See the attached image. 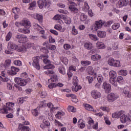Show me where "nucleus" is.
Instances as JSON below:
<instances>
[{"instance_id":"nucleus-1","label":"nucleus","mask_w":131,"mask_h":131,"mask_svg":"<svg viewBox=\"0 0 131 131\" xmlns=\"http://www.w3.org/2000/svg\"><path fill=\"white\" fill-rule=\"evenodd\" d=\"M20 25L23 26H25L26 28L24 29H19V32L25 34L29 33L30 32V30H29V27L31 26V23H30V21L27 19L23 20L20 23Z\"/></svg>"},{"instance_id":"nucleus-2","label":"nucleus","mask_w":131,"mask_h":131,"mask_svg":"<svg viewBox=\"0 0 131 131\" xmlns=\"http://www.w3.org/2000/svg\"><path fill=\"white\" fill-rule=\"evenodd\" d=\"M109 75L110 77V82L114 85V86H117V83H116V77H117V74L116 72L114 71H111L109 73Z\"/></svg>"},{"instance_id":"nucleus-3","label":"nucleus","mask_w":131,"mask_h":131,"mask_svg":"<svg viewBox=\"0 0 131 131\" xmlns=\"http://www.w3.org/2000/svg\"><path fill=\"white\" fill-rule=\"evenodd\" d=\"M38 6L39 9H42L43 7L47 9L50 8L51 1L47 0H39L37 1Z\"/></svg>"},{"instance_id":"nucleus-4","label":"nucleus","mask_w":131,"mask_h":131,"mask_svg":"<svg viewBox=\"0 0 131 131\" xmlns=\"http://www.w3.org/2000/svg\"><path fill=\"white\" fill-rule=\"evenodd\" d=\"M104 24L105 23L103 22L102 20L96 21L95 24L92 25L91 29L93 31H97V30H98V29L99 28H101L102 25H104Z\"/></svg>"},{"instance_id":"nucleus-5","label":"nucleus","mask_w":131,"mask_h":131,"mask_svg":"<svg viewBox=\"0 0 131 131\" xmlns=\"http://www.w3.org/2000/svg\"><path fill=\"white\" fill-rule=\"evenodd\" d=\"M69 3H68V5L69 6V9L72 12V13H74V14H75L76 13H77L78 12V9L77 8L75 7L76 6V3L72 2L73 1H68Z\"/></svg>"},{"instance_id":"nucleus-6","label":"nucleus","mask_w":131,"mask_h":131,"mask_svg":"<svg viewBox=\"0 0 131 131\" xmlns=\"http://www.w3.org/2000/svg\"><path fill=\"white\" fill-rule=\"evenodd\" d=\"M108 64L110 66H114L115 67H120V61L114 60V58H111L108 60Z\"/></svg>"},{"instance_id":"nucleus-7","label":"nucleus","mask_w":131,"mask_h":131,"mask_svg":"<svg viewBox=\"0 0 131 131\" xmlns=\"http://www.w3.org/2000/svg\"><path fill=\"white\" fill-rule=\"evenodd\" d=\"M39 59H40V58L39 56L33 58L32 65L35 68H36L37 70H39L40 69V66H39Z\"/></svg>"},{"instance_id":"nucleus-8","label":"nucleus","mask_w":131,"mask_h":131,"mask_svg":"<svg viewBox=\"0 0 131 131\" xmlns=\"http://www.w3.org/2000/svg\"><path fill=\"white\" fill-rule=\"evenodd\" d=\"M15 38L18 40V42L20 43H23L24 42H26L28 40L27 37L24 35H17L15 36Z\"/></svg>"},{"instance_id":"nucleus-9","label":"nucleus","mask_w":131,"mask_h":131,"mask_svg":"<svg viewBox=\"0 0 131 131\" xmlns=\"http://www.w3.org/2000/svg\"><path fill=\"white\" fill-rule=\"evenodd\" d=\"M91 94L92 98L93 99H95V100H96V99H100V98L102 96V94H101V93L97 90H94L92 91Z\"/></svg>"},{"instance_id":"nucleus-10","label":"nucleus","mask_w":131,"mask_h":131,"mask_svg":"<svg viewBox=\"0 0 131 131\" xmlns=\"http://www.w3.org/2000/svg\"><path fill=\"white\" fill-rule=\"evenodd\" d=\"M117 99H118V95L115 93H111L107 96V101L110 103L114 102Z\"/></svg>"},{"instance_id":"nucleus-11","label":"nucleus","mask_w":131,"mask_h":131,"mask_svg":"<svg viewBox=\"0 0 131 131\" xmlns=\"http://www.w3.org/2000/svg\"><path fill=\"white\" fill-rule=\"evenodd\" d=\"M7 48L8 50H9V51H11V50L12 51H14L15 50L18 49L19 47L15 45V43H13L12 42L10 41L8 43Z\"/></svg>"},{"instance_id":"nucleus-12","label":"nucleus","mask_w":131,"mask_h":131,"mask_svg":"<svg viewBox=\"0 0 131 131\" xmlns=\"http://www.w3.org/2000/svg\"><path fill=\"white\" fill-rule=\"evenodd\" d=\"M103 89L105 90V93H110L111 91V85L107 84L106 82L103 83Z\"/></svg>"},{"instance_id":"nucleus-13","label":"nucleus","mask_w":131,"mask_h":131,"mask_svg":"<svg viewBox=\"0 0 131 131\" xmlns=\"http://www.w3.org/2000/svg\"><path fill=\"white\" fill-rule=\"evenodd\" d=\"M123 115V111H121L120 112H117L114 114H112L113 118H120L121 116Z\"/></svg>"},{"instance_id":"nucleus-14","label":"nucleus","mask_w":131,"mask_h":131,"mask_svg":"<svg viewBox=\"0 0 131 131\" xmlns=\"http://www.w3.org/2000/svg\"><path fill=\"white\" fill-rule=\"evenodd\" d=\"M11 71L10 72V75H16V74H17V72H19L20 71L19 69L14 67H11Z\"/></svg>"},{"instance_id":"nucleus-15","label":"nucleus","mask_w":131,"mask_h":131,"mask_svg":"<svg viewBox=\"0 0 131 131\" xmlns=\"http://www.w3.org/2000/svg\"><path fill=\"white\" fill-rule=\"evenodd\" d=\"M12 108L10 106H7L6 108H2L0 109V113H4V114H8L9 112L8 111H11Z\"/></svg>"},{"instance_id":"nucleus-16","label":"nucleus","mask_w":131,"mask_h":131,"mask_svg":"<svg viewBox=\"0 0 131 131\" xmlns=\"http://www.w3.org/2000/svg\"><path fill=\"white\" fill-rule=\"evenodd\" d=\"M118 4L120 8H121L124 6H126L128 4V0H120Z\"/></svg>"},{"instance_id":"nucleus-17","label":"nucleus","mask_w":131,"mask_h":131,"mask_svg":"<svg viewBox=\"0 0 131 131\" xmlns=\"http://www.w3.org/2000/svg\"><path fill=\"white\" fill-rule=\"evenodd\" d=\"M101 55L99 54L93 55L91 56V60H92V61H95V62L101 60Z\"/></svg>"},{"instance_id":"nucleus-18","label":"nucleus","mask_w":131,"mask_h":131,"mask_svg":"<svg viewBox=\"0 0 131 131\" xmlns=\"http://www.w3.org/2000/svg\"><path fill=\"white\" fill-rule=\"evenodd\" d=\"M97 35L98 37H100L101 38L106 37V32L105 31H99L97 32Z\"/></svg>"},{"instance_id":"nucleus-19","label":"nucleus","mask_w":131,"mask_h":131,"mask_svg":"<svg viewBox=\"0 0 131 131\" xmlns=\"http://www.w3.org/2000/svg\"><path fill=\"white\" fill-rule=\"evenodd\" d=\"M84 47L85 49H86V50H88L89 51H90V50H92V49H93V45L92 44V43H91L90 42L85 43Z\"/></svg>"},{"instance_id":"nucleus-20","label":"nucleus","mask_w":131,"mask_h":131,"mask_svg":"<svg viewBox=\"0 0 131 131\" xmlns=\"http://www.w3.org/2000/svg\"><path fill=\"white\" fill-rule=\"evenodd\" d=\"M120 120L122 123H125L127 121V116L123 114L122 116L120 118Z\"/></svg>"},{"instance_id":"nucleus-21","label":"nucleus","mask_w":131,"mask_h":131,"mask_svg":"<svg viewBox=\"0 0 131 131\" xmlns=\"http://www.w3.org/2000/svg\"><path fill=\"white\" fill-rule=\"evenodd\" d=\"M84 106L85 107V109L88 111H94V108H93V106L89 104L84 103Z\"/></svg>"},{"instance_id":"nucleus-22","label":"nucleus","mask_w":131,"mask_h":131,"mask_svg":"<svg viewBox=\"0 0 131 131\" xmlns=\"http://www.w3.org/2000/svg\"><path fill=\"white\" fill-rule=\"evenodd\" d=\"M18 52H21V53H25L27 51V48L24 46H19L17 50Z\"/></svg>"},{"instance_id":"nucleus-23","label":"nucleus","mask_w":131,"mask_h":131,"mask_svg":"<svg viewBox=\"0 0 131 131\" xmlns=\"http://www.w3.org/2000/svg\"><path fill=\"white\" fill-rule=\"evenodd\" d=\"M50 80H51L52 82H56V81L58 80V77H57L56 75H53L51 76L50 79H49L48 81H50Z\"/></svg>"},{"instance_id":"nucleus-24","label":"nucleus","mask_w":131,"mask_h":131,"mask_svg":"<svg viewBox=\"0 0 131 131\" xmlns=\"http://www.w3.org/2000/svg\"><path fill=\"white\" fill-rule=\"evenodd\" d=\"M58 71L59 73H61L63 75L66 74V69L63 67H60L58 68Z\"/></svg>"},{"instance_id":"nucleus-25","label":"nucleus","mask_w":131,"mask_h":131,"mask_svg":"<svg viewBox=\"0 0 131 131\" xmlns=\"http://www.w3.org/2000/svg\"><path fill=\"white\" fill-rule=\"evenodd\" d=\"M118 73L120 75H123V76H126L127 75V71L125 70H120Z\"/></svg>"},{"instance_id":"nucleus-26","label":"nucleus","mask_w":131,"mask_h":131,"mask_svg":"<svg viewBox=\"0 0 131 131\" xmlns=\"http://www.w3.org/2000/svg\"><path fill=\"white\" fill-rule=\"evenodd\" d=\"M89 36L91 39H92V40H99V38L97 37V35H94L93 34H89Z\"/></svg>"},{"instance_id":"nucleus-27","label":"nucleus","mask_w":131,"mask_h":131,"mask_svg":"<svg viewBox=\"0 0 131 131\" xmlns=\"http://www.w3.org/2000/svg\"><path fill=\"white\" fill-rule=\"evenodd\" d=\"M87 70L88 74H90V75H93V74H94V70L93 69V67H88L87 68Z\"/></svg>"},{"instance_id":"nucleus-28","label":"nucleus","mask_w":131,"mask_h":131,"mask_svg":"<svg viewBox=\"0 0 131 131\" xmlns=\"http://www.w3.org/2000/svg\"><path fill=\"white\" fill-rule=\"evenodd\" d=\"M64 115H65V113H61V112H58L55 115V117L58 118V119H61V116H64Z\"/></svg>"},{"instance_id":"nucleus-29","label":"nucleus","mask_w":131,"mask_h":131,"mask_svg":"<svg viewBox=\"0 0 131 131\" xmlns=\"http://www.w3.org/2000/svg\"><path fill=\"white\" fill-rule=\"evenodd\" d=\"M96 46L99 49H105V45L101 42H97Z\"/></svg>"},{"instance_id":"nucleus-30","label":"nucleus","mask_w":131,"mask_h":131,"mask_svg":"<svg viewBox=\"0 0 131 131\" xmlns=\"http://www.w3.org/2000/svg\"><path fill=\"white\" fill-rule=\"evenodd\" d=\"M81 63L82 65L88 66V65H90L92 62L89 60H82L81 61Z\"/></svg>"},{"instance_id":"nucleus-31","label":"nucleus","mask_w":131,"mask_h":131,"mask_svg":"<svg viewBox=\"0 0 131 131\" xmlns=\"http://www.w3.org/2000/svg\"><path fill=\"white\" fill-rule=\"evenodd\" d=\"M55 66L52 64H49L44 67V69H54Z\"/></svg>"},{"instance_id":"nucleus-32","label":"nucleus","mask_w":131,"mask_h":131,"mask_svg":"<svg viewBox=\"0 0 131 131\" xmlns=\"http://www.w3.org/2000/svg\"><path fill=\"white\" fill-rule=\"evenodd\" d=\"M86 18H88V16L83 13H82L80 16V19L81 21H85Z\"/></svg>"},{"instance_id":"nucleus-33","label":"nucleus","mask_w":131,"mask_h":131,"mask_svg":"<svg viewBox=\"0 0 131 131\" xmlns=\"http://www.w3.org/2000/svg\"><path fill=\"white\" fill-rule=\"evenodd\" d=\"M12 32H9L7 34V36L6 37V41H9V40H10V39H11V38H12Z\"/></svg>"},{"instance_id":"nucleus-34","label":"nucleus","mask_w":131,"mask_h":131,"mask_svg":"<svg viewBox=\"0 0 131 131\" xmlns=\"http://www.w3.org/2000/svg\"><path fill=\"white\" fill-rule=\"evenodd\" d=\"M36 6V1H33L32 3L30 4V6L29 7V10H32V8H34Z\"/></svg>"},{"instance_id":"nucleus-35","label":"nucleus","mask_w":131,"mask_h":131,"mask_svg":"<svg viewBox=\"0 0 131 131\" xmlns=\"http://www.w3.org/2000/svg\"><path fill=\"white\" fill-rule=\"evenodd\" d=\"M123 78L121 76H119L117 77L116 82H119V83H122L123 82Z\"/></svg>"},{"instance_id":"nucleus-36","label":"nucleus","mask_w":131,"mask_h":131,"mask_svg":"<svg viewBox=\"0 0 131 131\" xmlns=\"http://www.w3.org/2000/svg\"><path fill=\"white\" fill-rule=\"evenodd\" d=\"M112 27L114 30H116L117 29H118L119 27H120V24L119 23H115L112 26Z\"/></svg>"},{"instance_id":"nucleus-37","label":"nucleus","mask_w":131,"mask_h":131,"mask_svg":"<svg viewBox=\"0 0 131 131\" xmlns=\"http://www.w3.org/2000/svg\"><path fill=\"white\" fill-rule=\"evenodd\" d=\"M72 89H74L75 92H77L78 90H81V86L78 84L74 85V86L72 87Z\"/></svg>"},{"instance_id":"nucleus-38","label":"nucleus","mask_w":131,"mask_h":131,"mask_svg":"<svg viewBox=\"0 0 131 131\" xmlns=\"http://www.w3.org/2000/svg\"><path fill=\"white\" fill-rule=\"evenodd\" d=\"M68 110L69 112H76V108H74V107L70 106L68 108Z\"/></svg>"},{"instance_id":"nucleus-39","label":"nucleus","mask_w":131,"mask_h":131,"mask_svg":"<svg viewBox=\"0 0 131 131\" xmlns=\"http://www.w3.org/2000/svg\"><path fill=\"white\" fill-rule=\"evenodd\" d=\"M84 10L86 11H88L89 10H90V6H89V4H88V2H84Z\"/></svg>"},{"instance_id":"nucleus-40","label":"nucleus","mask_w":131,"mask_h":131,"mask_svg":"<svg viewBox=\"0 0 131 131\" xmlns=\"http://www.w3.org/2000/svg\"><path fill=\"white\" fill-rule=\"evenodd\" d=\"M27 83L25 81V79H23L20 80V82H19V84H18L19 85H20V86H25V85H26Z\"/></svg>"},{"instance_id":"nucleus-41","label":"nucleus","mask_w":131,"mask_h":131,"mask_svg":"<svg viewBox=\"0 0 131 131\" xmlns=\"http://www.w3.org/2000/svg\"><path fill=\"white\" fill-rule=\"evenodd\" d=\"M13 63L16 66H22V62L20 60H14Z\"/></svg>"},{"instance_id":"nucleus-42","label":"nucleus","mask_w":131,"mask_h":131,"mask_svg":"<svg viewBox=\"0 0 131 131\" xmlns=\"http://www.w3.org/2000/svg\"><path fill=\"white\" fill-rule=\"evenodd\" d=\"M78 33V31H77V30L75 29V27L73 26L72 31V34H73V35H76Z\"/></svg>"},{"instance_id":"nucleus-43","label":"nucleus","mask_w":131,"mask_h":131,"mask_svg":"<svg viewBox=\"0 0 131 131\" xmlns=\"http://www.w3.org/2000/svg\"><path fill=\"white\" fill-rule=\"evenodd\" d=\"M48 88L50 89V90H53V89H55L56 87L55 83H51L48 85Z\"/></svg>"},{"instance_id":"nucleus-44","label":"nucleus","mask_w":131,"mask_h":131,"mask_svg":"<svg viewBox=\"0 0 131 131\" xmlns=\"http://www.w3.org/2000/svg\"><path fill=\"white\" fill-rule=\"evenodd\" d=\"M86 79L89 81V83H92L94 81V78L91 76H88L86 77Z\"/></svg>"},{"instance_id":"nucleus-45","label":"nucleus","mask_w":131,"mask_h":131,"mask_svg":"<svg viewBox=\"0 0 131 131\" xmlns=\"http://www.w3.org/2000/svg\"><path fill=\"white\" fill-rule=\"evenodd\" d=\"M35 25L36 27H39V28H40V32H39L40 34H45V31L42 30V28H41V27H40L38 24H36Z\"/></svg>"},{"instance_id":"nucleus-46","label":"nucleus","mask_w":131,"mask_h":131,"mask_svg":"<svg viewBox=\"0 0 131 131\" xmlns=\"http://www.w3.org/2000/svg\"><path fill=\"white\" fill-rule=\"evenodd\" d=\"M63 19H64V22L66 23V24H70L71 23V19L70 18H67L66 17H63Z\"/></svg>"},{"instance_id":"nucleus-47","label":"nucleus","mask_w":131,"mask_h":131,"mask_svg":"<svg viewBox=\"0 0 131 131\" xmlns=\"http://www.w3.org/2000/svg\"><path fill=\"white\" fill-rule=\"evenodd\" d=\"M47 106L48 107V108H50L51 109H58V107H54V105H53V103L49 102L48 104H47Z\"/></svg>"},{"instance_id":"nucleus-48","label":"nucleus","mask_w":131,"mask_h":131,"mask_svg":"<svg viewBox=\"0 0 131 131\" xmlns=\"http://www.w3.org/2000/svg\"><path fill=\"white\" fill-rule=\"evenodd\" d=\"M73 82L74 85L78 84V79H77V77H75L73 78Z\"/></svg>"},{"instance_id":"nucleus-49","label":"nucleus","mask_w":131,"mask_h":131,"mask_svg":"<svg viewBox=\"0 0 131 131\" xmlns=\"http://www.w3.org/2000/svg\"><path fill=\"white\" fill-rule=\"evenodd\" d=\"M37 20L39 21V22H42V16L39 14H37L36 15Z\"/></svg>"},{"instance_id":"nucleus-50","label":"nucleus","mask_w":131,"mask_h":131,"mask_svg":"<svg viewBox=\"0 0 131 131\" xmlns=\"http://www.w3.org/2000/svg\"><path fill=\"white\" fill-rule=\"evenodd\" d=\"M21 79H22V78H21L16 77L14 79L15 82H16V83H17V84H19Z\"/></svg>"},{"instance_id":"nucleus-51","label":"nucleus","mask_w":131,"mask_h":131,"mask_svg":"<svg viewBox=\"0 0 131 131\" xmlns=\"http://www.w3.org/2000/svg\"><path fill=\"white\" fill-rule=\"evenodd\" d=\"M40 50H41V52L45 53V54H48L49 53V50L47 49V48L45 47L42 48Z\"/></svg>"},{"instance_id":"nucleus-52","label":"nucleus","mask_w":131,"mask_h":131,"mask_svg":"<svg viewBox=\"0 0 131 131\" xmlns=\"http://www.w3.org/2000/svg\"><path fill=\"white\" fill-rule=\"evenodd\" d=\"M31 47H33V43H30V42L27 43L25 46L26 49H30V48H31Z\"/></svg>"},{"instance_id":"nucleus-53","label":"nucleus","mask_w":131,"mask_h":131,"mask_svg":"<svg viewBox=\"0 0 131 131\" xmlns=\"http://www.w3.org/2000/svg\"><path fill=\"white\" fill-rule=\"evenodd\" d=\"M32 114L34 116H37L38 115V111L37 110L35 109L32 111Z\"/></svg>"},{"instance_id":"nucleus-54","label":"nucleus","mask_w":131,"mask_h":131,"mask_svg":"<svg viewBox=\"0 0 131 131\" xmlns=\"http://www.w3.org/2000/svg\"><path fill=\"white\" fill-rule=\"evenodd\" d=\"M12 12L14 14H18L19 12V8L15 7L12 9Z\"/></svg>"},{"instance_id":"nucleus-55","label":"nucleus","mask_w":131,"mask_h":131,"mask_svg":"<svg viewBox=\"0 0 131 131\" xmlns=\"http://www.w3.org/2000/svg\"><path fill=\"white\" fill-rule=\"evenodd\" d=\"M54 28L55 29H56V30H61L62 29V27L60 25H56Z\"/></svg>"},{"instance_id":"nucleus-56","label":"nucleus","mask_w":131,"mask_h":131,"mask_svg":"<svg viewBox=\"0 0 131 131\" xmlns=\"http://www.w3.org/2000/svg\"><path fill=\"white\" fill-rule=\"evenodd\" d=\"M49 41L50 43L55 42L56 41L55 39L53 38V37H52V36H49Z\"/></svg>"},{"instance_id":"nucleus-57","label":"nucleus","mask_w":131,"mask_h":131,"mask_svg":"<svg viewBox=\"0 0 131 131\" xmlns=\"http://www.w3.org/2000/svg\"><path fill=\"white\" fill-rule=\"evenodd\" d=\"M69 71H76V68L74 66H70L69 69Z\"/></svg>"},{"instance_id":"nucleus-58","label":"nucleus","mask_w":131,"mask_h":131,"mask_svg":"<svg viewBox=\"0 0 131 131\" xmlns=\"http://www.w3.org/2000/svg\"><path fill=\"white\" fill-rule=\"evenodd\" d=\"M63 48L65 50H69V49L71 48V46L69 44H65L63 46Z\"/></svg>"},{"instance_id":"nucleus-59","label":"nucleus","mask_w":131,"mask_h":131,"mask_svg":"<svg viewBox=\"0 0 131 131\" xmlns=\"http://www.w3.org/2000/svg\"><path fill=\"white\" fill-rule=\"evenodd\" d=\"M103 78L102 76H99L97 78V80L99 83H101L103 81Z\"/></svg>"},{"instance_id":"nucleus-60","label":"nucleus","mask_w":131,"mask_h":131,"mask_svg":"<svg viewBox=\"0 0 131 131\" xmlns=\"http://www.w3.org/2000/svg\"><path fill=\"white\" fill-rule=\"evenodd\" d=\"M104 120L106 124H107L108 125H110L111 124V122H110L106 117H104Z\"/></svg>"},{"instance_id":"nucleus-61","label":"nucleus","mask_w":131,"mask_h":131,"mask_svg":"<svg viewBox=\"0 0 131 131\" xmlns=\"http://www.w3.org/2000/svg\"><path fill=\"white\" fill-rule=\"evenodd\" d=\"M53 19L54 20H60V19H61V16L59 14H57L53 17Z\"/></svg>"},{"instance_id":"nucleus-62","label":"nucleus","mask_w":131,"mask_h":131,"mask_svg":"<svg viewBox=\"0 0 131 131\" xmlns=\"http://www.w3.org/2000/svg\"><path fill=\"white\" fill-rule=\"evenodd\" d=\"M50 31L51 32V33H53V34H54L55 35H58V34H59V33H58V32H57V31L55 30H50Z\"/></svg>"},{"instance_id":"nucleus-63","label":"nucleus","mask_w":131,"mask_h":131,"mask_svg":"<svg viewBox=\"0 0 131 131\" xmlns=\"http://www.w3.org/2000/svg\"><path fill=\"white\" fill-rule=\"evenodd\" d=\"M42 123H43L46 126H49V125H50V122L47 121V120L46 119L43 120Z\"/></svg>"},{"instance_id":"nucleus-64","label":"nucleus","mask_w":131,"mask_h":131,"mask_svg":"<svg viewBox=\"0 0 131 131\" xmlns=\"http://www.w3.org/2000/svg\"><path fill=\"white\" fill-rule=\"evenodd\" d=\"M23 130V131H30V128L28 126H24Z\"/></svg>"}]
</instances>
